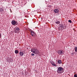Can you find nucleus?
<instances>
[{
	"label": "nucleus",
	"instance_id": "ddd939ff",
	"mask_svg": "<svg viewBox=\"0 0 77 77\" xmlns=\"http://www.w3.org/2000/svg\"><path fill=\"white\" fill-rule=\"evenodd\" d=\"M55 23H56V24H59L60 23V21H58L57 22H56Z\"/></svg>",
	"mask_w": 77,
	"mask_h": 77
},
{
	"label": "nucleus",
	"instance_id": "dca6fc26",
	"mask_svg": "<svg viewBox=\"0 0 77 77\" xmlns=\"http://www.w3.org/2000/svg\"><path fill=\"white\" fill-rule=\"evenodd\" d=\"M53 66H57V65L55 64L54 63V64H53Z\"/></svg>",
	"mask_w": 77,
	"mask_h": 77
},
{
	"label": "nucleus",
	"instance_id": "f257e3e1",
	"mask_svg": "<svg viewBox=\"0 0 77 77\" xmlns=\"http://www.w3.org/2000/svg\"><path fill=\"white\" fill-rule=\"evenodd\" d=\"M31 52L35 54H39V51L36 48L31 49Z\"/></svg>",
	"mask_w": 77,
	"mask_h": 77
},
{
	"label": "nucleus",
	"instance_id": "0eeeda50",
	"mask_svg": "<svg viewBox=\"0 0 77 77\" xmlns=\"http://www.w3.org/2000/svg\"><path fill=\"white\" fill-rule=\"evenodd\" d=\"M19 55L20 56H23V55H24V53L22 52H20L19 53Z\"/></svg>",
	"mask_w": 77,
	"mask_h": 77
},
{
	"label": "nucleus",
	"instance_id": "2eb2a0df",
	"mask_svg": "<svg viewBox=\"0 0 77 77\" xmlns=\"http://www.w3.org/2000/svg\"><path fill=\"white\" fill-rule=\"evenodd\" d=\"M68 22L69 23H72V21H71V20H68Z\"/></svg>",
	"mask_w": 77,
	"mask_h": 77
},
{
	"label": "nucleus",
	"instance_id": "f3484780",
	"mask_svg": "<svg viewBox=\"0 0 77 77\" xmlns=\"http://www.w3.org/2000/svg\"><path fill=\"white\" fill-rule=\"evenodd\" d=\"M31 56H35V54H34L32 53L31 54Z\"/></svg>",
	"mask_w": 77,
	"mask_h": 77
},
{
	"label": "nucleus",
	"instance_id": "6ab92c4d",
	"mask_svg": "<svg viewBox=\"0 0 77 77\" xmlns=\"http://www.w3.org/2000/svg\"><path fill=\"white\" fill-rule=\"evenodd\" d=\"M54 63H53V62H52L51 63V64H52V65H53L54 64Z\"/></svg>",
	"mask_w": 77,
	"mask_h": 77
},
{
	"label": "nucleus",
	"instance_id": "412c9836",
	"mask_svg": "<svg viewBox=\"0 0 77 77\" xmlns=\"http://www.w3.org/2000/svg\"><path fill=\"white\" fill-rule=\"evenodd\" d=\"M72 55H74V54H73V53H72Z\"/></svg>",
	"mask_w": 77,
	"mask_h": 77
},
{
	"label": "nucleus",
	"instance_id": "7ed1b4c3",
	"mask_svg": "<svg viewBox=\"0 0 77 77\" xmlns=\"http://www.w3.org/2000/svg\"><path fill=\"white\" fill-rule=\"evenodd\" d=\"M20 28L18 27H17L16 28H15L14 29V32L15 33H20Z\"/></svg>",
	"mask_w": 77,
	"mask_h": 77
},
{
	"label": "nucleus",
	"instance_id": "20e7f679",
	"mask_svg": "<svg viewBox=\"0 0 77 77\" xmlns=\"http://www.w3.org/2000/svg\"><path fill=\"white\" fill-rule=\"evenodd\" d=\"M57 53H58V54L60 55H63V53L62 52V50H59L57 51Z\"/></svg>",
	"mask_w": 77,
	"mask_h": 77
},
{
	"label": "nucleus",
	"instance_id": "9b49d317",
	"mask_svg": "<svg viewBox=\"0 0 77 77\" xmlns=\"http://www.w3.org/2000/svg\"><path fill=\"white\" fill-rule=\"evenodd\" d=\"M0 12H3L4 11L2 9V8H0Z\"/></svg>",
	"mask_w": 77,
	"mask_h": 77
},
{
	"label": "nucleus",
	"instance_id": "39448f33",
	"mask_svg": "<svg viewBox=\"0 0 77 77\" xmlns=\"http://www.w3.org/2000/svg\"><path fill=\"white\" fill-rule=\"evenodd\" d=\"M31 35L32 36H36V33L34 32L33 31L31 32Z\"/></svg>",
	"mask_w": 77,
	"mask_h": 77
},
{
	"label": "nucleus",
	"instance_id": "1a4fd4ad",
	"mask_svg": "<svg viewBox=\"0 0 77 77\" xmlns=\"http://www.w3.org/2000/svg\"><path fill=\"white\" fill-rule=\"evenodd\" d=\"M60 27L61 30L63 29V27L64 26H63V25H60Z\"/></svg>",
	"mask_w": 77,
	"mask_h": 77
},
{
	"label": "nucleus",
	"instance_id": "f8f14e48",
	"mask_svg": "<svg viewBox=\"0 0 77 77\" xmlns=\"http://www.w3.org/2000/svg\"><path fill=\"white\" fill-rule=\"evenodd\" d=\"M18 50H15V53L16 54H18Z\"/></svg>",
	"mask_w": 77,
	"mask_h": 77
},
{
	"label": "nucleus",
	"instance_id": "9d476101",
	"mask_svg": "<svg viewBox=\"0 0 77 77\" xmlns=\"http://www.w3.org/2000/svg\"><path fill=\"white\" fill-rule=\"evenodd\" d=\"M62 62V60H58V63H59V64H60Z\"/></svg>",
	"mask_w": 77,
	"mask_h": 77
},
{
	"label": "nucleus",
	"instance_id": "423d86ee",
	"mask_svg": "<svg viewBox=\"0 0 77 77\" xmlns=\"http://www.w3.org/2000/svg\"><path fill=\"white\" fill-rule=\"evenodd\" d=\"M12 24L15 26V25H16V21L15 20H13L11 22Z\"/></svg>",
	"mask_w": 77,
	"mask_h": 77
},
{
	"label": "nucleus",
	"instance_id": "6e6552de",
	"mask_svg": "<svg viewBox=\"0 0 77 77\" xmlns=\"http://www.w3.org/2000/svg\"><path fill=\"white\" fill-rule=\"evenodd\" d=\"M54 11L55 13H58L59 12V11L58 9H55Z\"/></svg>",
	"mask_w": 77,
	"mask_h": 77
},
{
	"label": "nucleus",
	"instance_id": "a211bd4d",
	"mask_svg": "<svg viewBox=\"0 0 77 77\" xmlns=\"http://www.w3.org/2000/svg\"><path fill=\"white\" fill-rule=\"evenodd\" d=\"M74 77H77V74H75L74 75Z\"/></svg>",
	"mask_w": 77,
	"mask_h": 77
},
{
	"label": "nucleus",
	"instance_id": "aec40b11",
	"mask_svg": "<svg viewBox=\"0 0 77 77\" xmlns=\"http://www.w3.org/2000/svg\"><path fill=\"white\" fill-rule=\"evenodd\" d=\"M1 34H0V38H1L2 37L1 36Z\"/></svg>",
	"mask_w": 77,
	"mask_h": 77
},
{
	"label": "nucleus",
	"instance_id": "f03ea898",
	"mask_svg": "<svg viewBox=\"0 0 77 77\" xmlns=\"http://www.w3.org/2000/svg\"><path fill=\"white\" fill-rule=\"evenodd\" d=\"M63 68L62 67H59L58 68L57 70V72L59 73V74H61L62 72H63Z\"/></svg>",
	"mask_w": 77,
	"mask_h": 77
},
{
	"label": "nucleus",
	"instance_id": "4468645a",
	"mask_svg": "<svg viewBox=\"0 0 77 77\" xmlns=\"http://www.w3.org/2000/svg\"><path fill=\"white\" fill-rule=\"evenodd\" d=\"M75 52H77V47H76L75 48Z\"/></svg>",
	"mask_w": 77,
	"mask_h": 77
}]
</instances>
